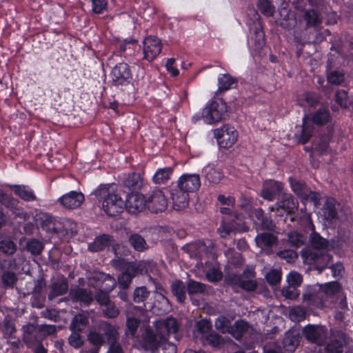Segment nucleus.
<instances>
[{
    "label": "nucleus",
    "mask_w": 353,
    "mask_h": 353,
    "mask_svg": "<svg viewBox=\"0 0 353 353\" xmlns=\"http://www.w3.org/2000/svg\"><path fill=\"white\" fill-rule=\"evenodd\" d=\"M145 272V266L141 263H128L123 272L118 276L119 287L126 290L130 286L132 279Z\"/></svg>",
    "instance_id": "obj_7"
},
{
    "label": "nucleus",
    "mask_w": 353,
    "mask_h": 353,
    "mask_svg": "<svg viewBox=\"0 0 353 353\" xmlns=\"http://www.w3.org/2000/svg\"><path fill=\"white\" fill-rule=\"evenodd\" d=\"M39 327V334H40V339H44L47 336L54 334L57 332L56 326L54 325H37Z\"/></svg>",
    "instance_id": "obj_62"
},
{
    "label": "nucleus",
    "mask_w": 353,
    "mask_h": 353,
    "mask_svg": "<svg viewBox=\"0 0 353 353\" xmlns=\"http://www.w3.org/2000/svg\"><path fill=\"white\" fill-rule=\"evenodd\" d=\"M171 304L168 299L163 294L159 293L157 302L154 303V312L162 315L169 312L171 310Z\"/></svg>",
    "instance_id": "obj_38"
},
{
    "label": "nucleus",
    "mask_w": 353,
    "mask_h": 353,
    "mask_svg": "<svg viewBox=\"0 0 353 353\" xmlns=\"http://www.w3.org/2000/svg\"><path fill=\"white\" fill-rule=\"evenodd\" d=\"M200 186L201 180L199 174H182L176 185L172 184L170 188L173 208L176 210L185 209L189 203V193L198 190Z\"/></svg>",
    "instance_id": "obj_4"
},
{
    "label": "nucleus",
    "mask_w": 353,
    "mask_h": 353,
    "mask_svg": "<svg viewBox=\"0 0 353 353\" xmlns=\"http://www.w3.org/2000/svg\"><path fill=\"white\" fill-rule=\"evenodd\" d=\"M179 329V324L177 320L172 316L157 321L155 325V332L152 330H146L143 340V346L145 349L150 350L152 353H156L158 347H161L164 341L168 340L170 334H175V339L179 341L181 336L177 334Z\"/></svg>",
    "instance_id": "obj_2"
},
{
    "label": "nucleus",
    "mask_w": 353,
    "mask_h": 353,
    "mask_svg": "<svg viewBox=\"0 0 353 353\" xmlns=\"http://www.w3.org/2000/svg\"><path fill=\"white\" fill-rule=\"evenodd\" d=\"M336 201L332 198L327 199L322 208V216L325 220L332 222L338 218Z\"/></svg>",
    "instance_id": "obj_28"
},
{
    "label": "nucleus",
    "mask_w": 353,
    "mask_h": 353,
    "mask_svg": "<svg viewBox=\"0 0 353 353\" xmlns=\"http://www.w3.org/2000/svg\"><path fill=\"white\" fill-rule=\"evenodd\" d=\"M39 327L37 325L28 324L23 327V341L28 346L33 344H40L43 339H40L39 334Z\"/></svg>",
    "instance_id": "obj_23"
},
{
    "label": "nucleus",
    "mask_w": 353,
    "mask_h": 353,
    "mask_svg": "<svg viewBox=\"0 0 353 353\" xmlns=\"http://www.w3.org/2000/svg\"><path fill=\"white\" fill-rule=\"evenodd\" d=\"M94 194L99 201L101 202L103 211L110 216H117L125 209V192L121 186L114 184L101 185Z\"/></svg>",
    "instance_id": "obj_3"
},
{
    "label": "nucleus",
    "mask_w": 353,
    "mask_h": 353,
    "mask_svg": "<svg viewBox=\"0 0 353 353\" xmlns=\"http://www.w3.org/2000/svg\"><path fill=\"white\" fill-rule=\"evenodd\" d=\"M0 331L4 339H14L17 332L14 321L10 316H6L0 325Z\"/></svg>",
    "instance_id": "obj_33"
},
{
    "label": "nucleus",
    "mask_w": 353,
    "mask_h": 353,
    "mask_svg": "<svg viewBox=\"0 0 353 353\" xmlns=\"http://www.w3.org/2000/svg\"><path fill=\"white\" fill-rule=\"evenodd\" d=\"M81 332L72 331V334L68 337L69 344L74 348H80L83 345V336L80 334Z\"/></svg>",
    "instance_id": "obj_61"
},
{
    "label": "nucleus",
    "mask_w": 353,
    "mask_h": 353,
    "mask_svg": "<svg viewBox=\"0 0 353 353\" xmlns=\"http://www.w3.org/2000/svg\"><path fill=\"white\" fill-rule=\"evenodd\" d=\"M248 323L243 320L236 321L232 325L229 332L235 339L240 340L243 335L248 330Z\"/></svg>",
    "instance_id": "obj_40"
},
{
    "label": "nucleus",
    "mask_w": 353,
    "mask_h": 353,
    "mask_svg": "<svg viewBox=\"0 0 353 353\" xmlns=\"http://www.w3.org/2000/svg\"><path fill=\"white\" fill-rule=\"evenodd\" d=\"M17 281V275L12 271L5 270L1 275V281L5 289H12Z\"/></svg>",
    "instance_id": "obj_46"
},
{
    "label": "nucleus",
    "mask_w": 353,
    "mask_h": 353,
    "mask_svg": "<svg viewBox=\"0 0 353 353\" xmlns=\"http://www.w3.org/2000/svg\"><path fill=\"white\" fill-rule=\"evenodd\" d=\"M288 285L298 288L303 281L302 276L296 272H291L287 278Z\"/></svg>",
    "instance_id": "obj_64"
},
{
    "label": "nucleus",
    "mask_w": 353,
    "mask_h": 353,
    "mask_svg": "<svg viewBox=\"0 0 353 353\" xmlns=\"http://www.w3.org/2000/svg\"><path fill=\"white\" fill-rule=\"evenodd\" d=\"M257 7L260 12L266 17H272L274 13V7L268 0H259Z\"/></svg>",
    "instance_id": "obj_55"
},
{
    "label": "nucleus",
    "mask_w": 353,
    "mask_h": 353,
    "mask_svg": "<svg viewBox=\"0 0 353 353\" xmlns=\"http://www.w3.org/2000/svg\"><path fill=\"white\" fill-rule=\"evenodd\" d=\"M41 227L47 232L54 234H57L59 231V229L56 227L54 218L51 216H46V219L42 221Z\"/></svg>",
    "instance_id": "obj_59"
},
{
    "label": "nucleus",
    "mask_w": 353,
    "mask_h": 353,
    "mask_svg": "<svg viewBox=\"0 0 353 353\" xmlns=\"http://www.w3.org/2000/svg\"><path fill=\"white\" fill-rule=\"evenodd\" d=\"M323 292L327 294L332 300L334 301V298L341 293L340 284L336 282H330L323 287H321Z\"/></svg>",
    "instance_id": "obj_50"
},
{
    "label": "nucleus",
    "mask_w": 353,
    "mask_h": 353,
    "mask_svg": "<svg viewBox=\"0 0 353 353\" xmlns=\"http://www.w3.org/2000/svg\"><path fill=\"white\" fill-rule=\"evenodd\" d=\"M173 174L172 167L158 169L152 176V181L157 185L165 184Z\"/></svg>",
    "instance_id": "obj_35"
},
{
    "label": "nucleus",
    "mask_w": 353,
    "mask_h": 353,
    "mask_svg": "<svg viewBox=\"0 0 353 353\" xmlns=\"http://www.w3.org/2000/svg\"><path fill=\"white\" fill-rule=\"evenodd\" d=\"M218 88L215 92V96L223 94L226 91L236 88L238 85L237 78L232 77L229 73L221 74L217 79Z\"/></svg>",
    "instance_id": "obj_21"
},
{
    "label": "nucleus",
    "mask_w": 353,
    "mask_h": 353,
    "mask_svg": "<svg viewBox=\"0 0 353 353\" xmlns=\"http://www.w3.org/2000/svg\"><path fill=\"white\" fill-rule=\"evenodd\" d=\"M89 324V314L88 312L79 313L73 317L70 324L71 331L82 332Z\"/></svg>",
    "instance_id": "obj_31"
},
{
    "label": "nucleus",
    "mask_w": 353,
    "mask_h": 353,
    "mask_svg": "<svg viewBox=\"0 0 353 353\" xmlns=\"http://www.w3.org/2000/svg\"><path fill=\"white\" fill-rule=\"evenodd\" d=\"M253 216L259 221V227L262 230L274 232L276 225L270 216L265 215L263 209L258 208L252 211Z\"/></svg>",
    "instance_id": "obj_26"
},
{
    "label": "nucleus",
    "mask_w": 353,
    "mask_h": 353,
    "mask_svg": "<svg viewBox=\"0 0 353 353\" xmlns=\"http://www.w3.org/2000/svg\"><path fill=\"white\" fill-rule=\"evenodd\" d=\"M214 96L205 105L202 112V119L209 124L220 121L227 112V104L221 99Z\"/></svg>",
    "instance_id": "obj_6"
},
{
    "label": "nucleus",
    "mask_w": 353,
    "mask_h": 353,
    "mask_svg": "<svg viewBox=\"0 0 353 353\" xmlns=\"http://www.w3.org/2000/svg\"><path fill=\"white\" fill-rule=\"evenodd\" d=\"M125 208L131 214H137L145 209L147 205L143 194L139 192L130 193L125 192L124 197Z\"/></svg>",
    "instance_id": "obj_12"
},
{
    "label": "nucleus",
    "mask_w": 353,
    "mask_h": 353,
    "mask_svg": "<svg viewBox=\"0 0 353 353\" xmlns=\"http://www.w3.org/2000/svg\"><path fill=\"white\" fill-rule=\"evenodd\" d=\"M88 341L92 345L90 353H99L105 343L108 345L106 353H124L119 343V326L109 321H101L90 330L87 335Z\"/></svg>",
    "instance_id": "obj_1"
},
{
    "label": "nucleus",
    "mask_w": 353,
    "mask_h": 353,
    "mask_svg": "<svg viewBox=\"0 0 353 353\" xmlns=\"http://www.w3.org/2000/svg\"><path fill=\"white\" fill-rule=\"evenodd\" d=\"M303 335L308 341L323 345L327 339V329L323 325L310 324L303 327Z\"/></svg>",
    "instance_id": "obj_10"
},
{
    "label": "nucleus",
    "mask_w": 353,
    "mask_h": 353,
    "mask_svg": "<svg viewBox=\"0 0 353 353\" xmlns=\"http://www.w3.org/2000/svg\"><path fill=\"white\" fill-rule=\"evenodd\" d=\"M123 188L128 189L130 193L139 192L143 185L140 174L132 172L128 174L122 182Z\"/></svg>",
    "instance_id": "obj_22"
},
{
    "label": "nucleus",
    "mask_w": 353,
    "mask_h": 353,
    "mask_svg": "<svg viewBox=\"0 0 353 353\" xmlns=\"http://www.w3.org/2000/svg\"><path fill=\"white\" fill-rule=\"evenodd\" d=\"M205 179L210 183H219L223 178V172L213 164H208L202 170Z\"/></svg>",
    "instance_id": "obj_30"
},
{
    "label": "nucleus",
    "mask_w": 353,
    "mask_h": 353,
    "mask_svg": "<svg viewBox=\"0 0 353 353\" xmlns=\"http://www.w3.org/2000/svg\"><path fill=\"white\" fill-rule=\"evenodd\" d=\"M302 224L305 230L311 231L309 236V241L311 246L315 250H324L329 245V241L315 232L314 225L312 221L310 215L305 214L301 217Z\"/></svg>",
    "instance_id": "obj_8"
},
{
    "label": "nucleus",
    "mask_w": 353,
    "mask_h": 353,
    "mask_svg": "<svg viewBox=\"0 0 353 353\" xmlns=\"http://www.w3.org/2000/svg\"><path fill=\"white\" fill-rule=\"evenodd\" d=\"M306 237L296 231H291L288 233L287 239L281 241V244L288 242L292 247L298 248L305 244Z\"/></svg>",
    "instance_id": "obj_34"
},
{
    "label": "nucleus",
    "mask_w": 353,
    "mask_h": 353,
    "mask_svg": "<svg viewBox=\"0 0 353 353\" xmlns=\"http://www.w3.org/2000/svg\"><path fill=\"white\" fill-rule=\"evenodd\" d=\"M26 248L32 254L39 255L43 249V245L39 240L32 239L27 242Z\"/></svg>",
    "instance_id": "obj_56"
},
{
    "label": "nucleus",
    "mask_w": 353,
    "mask_h": 353,
    "mask_svg": "<svg viewBox=\"0 0 353 353\" xmlns=\"http://www.w3.org/2000/svg\"><path fill=\"white\" fill-rule=\"evenodd\" d=\"M321 289V287H308L303 294V302L306 303L308 305L317 307Z\"/></svg>",
    "instance_id": "obj_36"
},
{
    "label": "nucleus",
    "mask_w": 353,
    "mask_h": 353,
    "mask_svg": "<svg viewBox=\"0 0 353 353\" xmlns=\"http://www.w3.org/2000/svg\"><path fill=\"white\" fill-rule=\"evenodd\" d=\"M327 81L333 85H341L344 81V74L340 70H332L327 74Z\"/></svg>",
    "instance_id": "obj_58"
},
{
    "label": "nucleus",
    "mask_w": 353,
    "mask_h": 353,
    "mask_svg": "<svg viewBox=\"0 0 353 353\" xmlns=\"http://www.w3.org/2000/svg\"><path fill=\"white\" fill-rule=\"evenodd\" d=\"M68 290V283L65 279L54 281L49 287L48 298L52 300L54 298L65 294Z\"/></svg>",
    "instance_id": "obj_27"
},
{
    "label": "nucleus",
    "mask_w": 353,
    "mask_h": 353,
    "mask_svg": "<svg viewBox=\"0 0 353 353\" xmlns=\"http://www.w3.org/2000/svg\"><path fill=\"white\" fill-rule=\"evenodd\" d=\"M282 294L286 299H296L299 295V291L297 288L288 285L282 289Z\"/></svg>",
    "instance_id": "obj_63"
},
{
    "label": "nucleus",
    "mask_w": 353,
    "mask_h": 353,
    "mask_svg": "<svg viewBox=\"0 0 353 353\" xmlns=\"http://www.w3.org/2000/svg\"><path fill=\"white\" fill-rule=\"evenodd\" d=\"M256 245L264 250L268 254H274V247L279 246L278 237L270 232H261L255 237Z\"/></svg>",
    "instance_id": "obj_17"
},
{
    "label": "nucleus",
    "mask_w": 353,
    "mask_h": 353,
    "mask_svg": "<svg viewBox=\"0 0 353 353\" xmlns=\"http://www.w3.org/2000/svg\"><path fill=\"white\" fill-rule=\"evenodd\" d=\"M64 299H70L73 303H80L81 305L88 306L94 301V296L90 290L76 285L70 289L68 298L65 297Z\"/></svg>",
    "instance_id": "obj_15"
},
{
    "label": "nucleus",
    "mask_w": 353,
    "mask_h": 353,
    "mask_svg": "<svg viewBox=\"0 0 353 353\" xmlns=\"http://www.w3.org/2000/svg\"><path fill=\"white\" fill-rule=\"evenodd\" d=\"M212 325L210 323L205 319H202L196 323L194 326V330L193 332L194 336L195 338L201 337L203 340L205 336L210 332Z\"/></svg>",
    "instance_id": "obj_43"
},
{
    "label": "nucleus",
    "mask_w": 353,
    "mask_h": 353,
    "mask_svg": "<svg viewBox=\"0 0 353 353\" xmlns=\"http://www.w3.org/2000/svg\"><path fill=\"white\" fill-rule=\"evenodd\" d=\"M243 274L247 279H243L239 287L248 292H252L255 290L257 288V283L252 279L255 276L254 271L252 269L247 268L243 271Z\"/></svg>",
    "instance_id": "obj_37"
},
{
    "label": "nucleus",
    "mask_w": 353,
    "mask_h": 353,
    "mask_svg": "<svg viewBox=\"0 0 353 353\" xmlns=\"http://www.w3.org/2000/svg\"><path fill=\"white\" fill-rule=\"evenodd\" d=\"M351 343L350 337L345 332L332 329L325 351L326 353H343L345 349V353H353V345Z\"/></svg>",
    "instance_id": "obj_5"
},
{
    "label": "nucleus",
    "mask_w": 353,
    "mask_h": 353,
    "mask_svg": "<svg viewBox=\"0 0 353 353\" xmlns=\"http://www.w3.org/2000/svg\"><path fill=\"white\" fill-rule=\"evenodd\" d=\"M101 307H103L101 310L102 316L105 318L114 319L119 315L120 311L118 307L116 305L115 303L112 301Z\"/></svg>",
    "instance_id": "obj_49"
},
{
    "label": "nucleus",
    "mask_w": 353,
    "mask_h": 353,
    "mask_svg": "<svg viewBox=\"0 0 353 353\" xmlns=\"http://www.w3.org/2000/svg\"><path fill=\"white\" fill-rule=\"evenodd\" d=\"M150 292L145 286L137 287L133 292V301L136 303H144L150 296Z\"/></svg>",
    "instance_id": "obj_51"
},
{
    "label": "nucleus",
    "mask_w": 353,
    "mask_h": 353,
    "mask_svg": "<svg viewBox=\"0 0 353 353\" xmlns=\"http://www.w3.org/2000/svg\"><path fill=\"white\" fill-rule=\"evenodd\" d=\"M213 132L219 146L223 148H231L238 139L237 131L234 127L228 125L215 129Z\"/></svg>",
    "instance_id": "obj_9"
},
{
    "label": "nucleus",
    "mask_w": 353,
    "mask_h": 353,
    "mask_svg": "<svg viewBox=\"0 0 353 353\" xmlns=\"http://www.w3.org/2000/svg\"><path fill=\"white\" fill-rule=\"evenodd\" d=\"M96 279L98 281H102V290L109 292L115 288L117 284L115 279L112 276L104 273H99L96 275Z\"/></svg>",
    "instance_id": "obj_47"
},
{
    "label": "nucleus",
    "mask_w": 353,
    "mask_h": 353,
    "mask_svg": "<svg viewBox=\"0 0 353 353\" xmlns=\"http://www.w3.org/2000/svg\"><path fill=\"white\" fill-rule=\"evenodd\" d=\"M111 77L115 85L128 84L132 79V74L129 65L121 62L117 64L111 71Z\"/></svg>",
    "instance_id": "obj_11"
},
{
    "label": "nucleus",
    "mask_w": 353,
    "mask_h": 353,
    "mask_svg": "<svg viewBox=\"0 0 353 353\" xmlns=\"http://www.w3.org/2000/svg\"><path fill=\"white\" fill-rule=\"evenodd\" d=\"M302 258L310 264H315L317 269L322 271L330 261L331 256L328 254H318L315 252L303 250Z\"/></svg>",
    "instance_id": "obj_19"
},
{
    "label": "nucleus",
    "mask_w": 353,
    "mask_h": 353,
    "mask_svg": "<svg viewBox=\"0 0 353 353\" xmlns=\"http://www.w3.org/2000/svg\"><path fill=\"white\" fill-rule=\"evenodd\" d=\"M276 205L278 209L283 210L287 214H292L297 210L299 203L291 194L283 193L278 198Z\"/></svg>",
    "instance_id": "obj_20"
},
{
    "label": "nucleus",
    "mask_w": 353,
    "mask_h": 353,
    "mask_svg": "<svg viewBox=\"0 0 353 353\" xmlns=\"http://www.w3.org/2000/svg\"><path fill=\"white\" fill-rule=\"evenodd\" d=\"M147 205L149 210L154 213L164 211L168 206L167 199L162 190L156 189L146 199Z\"/></svg>",
    "instance_id": "obj_16"
},
{
    "label": "nucleus",
    "mask_w": 353,
    "mask_h": 353,
    "mask_svg": "<svg viewBox=\"0 0 353 353\" xmlns=\"http://www.w3.org/2000/svg\"><path fill=\"white\" fill-rule=\"evenodd\" d=\"M281 245V244L280 243L279 246L274 250V254H275L279 258L285 260L288 263L294 262L298 258V254L296 252L292 249H282Z\"/></svg>",
    "instance_id": "obj_45"
},
{
    "label": "nucleus",
    "mask_w": 353,
    "mask_h": 353,
    "mask_svg": "<svg viewBox=\"0 0 353 353\" xmlns=\"http://www.w3.org/2000/svg\"><path fill=\"white\" fill-rule=\"evenodd\" d=\"M112 241V236L109 234L100 235L97 236L94 241L88 245V250L92 252L102 251L108 248Z\"/></svg>",
    "instance_id": "obj_29"
},
{
    "label": "nucleus",
    "mask_w": 353,
    "mask_h": 353,
    "mask_svg": "<svg viewBox=\"0 0 353 353\" xmlns=\"http://www.w3.org/2000/svg\"><path fill=\"white\" fill-rule=\"evenodd\" d=\"M10 188L21 200L26 202H32L37 200L34 190L26 185H10Z\"/></svg>",
    "instance_id": "obj_24"
},
{
    "label": "nucleus",
    "mask_w": 353,
    "mask_h": 353,
    "mask_svg": "<svg viewBox=\"0 0 353 353\" xmlns=\"http://www.w3.org/2000/svg\"><path fill=\"white\" fill-rule=\"evenodd\" d=\"M0 203L5 207L14 210L18 204V200L0 190Z\"/></svg>",
    "instance_id": "obj_54"
},
{
    "label": "nucleus",
    "mask_w": 353,
    "mask_h": 353,
    "mask_svg": "<svg viewBox=\"0 0 353 353\" xmlns=\"http://www.w3.org/2000/svg\"><path fill=\"white\" fill-rule=\"evenodd\" d=\"M215 327L221 331L222 333H228L230 327H231V323L230 321L225 316H219L217 318L215 321L214 323Z\"/></svg>",
    "instance_id": "obj_57"
},
{
    "label": "nucleus",
    "mask_w": 353,
    "mask_h": 353,
    "mask_svg": "<svg viewBox=\"0 0 353 353\" xmlns=\"http://www.w3.org/2000/svg\"><path fill=\"white\" fill-rule=\"evenodd\" d=\"M172 295L180 303H184L186 300L187 285L181 280L174 281L170 285Z\"/></svg>",
    "instance_id": "obj_32"
},
{
    "label": "nucleus",
    "mask_w": 353,
    "mask_h": 353,
    "mask_svg": "<svg viewBox=\"0 0 353 353\" xmlns=\"http://www.w3.org/2000/svg\"><path fill=\"white\" fill-rule=\"evenodd\" d=\"M283 183L272 179L266 180L263 184L261 196L265 200L274 201L283 193Z\"/></svg>",
    "instance_id": "obj_13"
},
{
    "label": "nucleus",
    "mask_w": 353,
    "mask_h": 353,
    "mask_svg": "<svg viewBox=\"0 0 353 353\" xmlns=\"http://www.w3.org/2000/svg\"><path fill=\"white\" fill-rule=\"evenodd\" d=\"M312 120L316 125H325L331 120L330 111L327 108H320L314 112Z\"/></svg>",
    "instance_id": "obj_41"
},
{
    "label": "nucleus",
    "mask_w": 353,
    "mask_h": 353,
    "mask_svg": "<svg viewBox=\"0 0 353 353\" xmlns=\"http://www.w3.org/2000/svg\"><path fill=\"white\" fill-rule=\"evenodd\" d=\"M301 336L296 330L288 331L283 339V349L285 352L292 353L299 345Z\"/></svg>",
    "instance_id": "obj_25"
},
{
    "label": "nucleus",
    "mask_w": 353,
    "mask_h": 353,
    "mask_svg": "<svg viewBox=\"0 0 353 353\" xmlns=\"http://www.w3.org/2000/svg\"><path fill=\"white\" fill-rule=\"evenodd\" d=\"M140 321L134 317H128L126 320V334L134 336L139 326Z\"/></svg>",
    "instance_id": "obj_60"
},
{
    "label": "nucleus",
    "mask_w": 353,
    "mask_h": 353,
    "mask_svg": "<svg viewBox=\"0 0 353 353\" xmlns=\"http://www.w3.org/2000/svg\"><path fill=\"white\" fill-rule=\"evenodd\" d=\"M17 244L9 239L0 241V252L7 255H12L17 251Z\"/></svg>",
    "instance_id": "obj_53"
},
{
    "label": "nucleus",
    "mask_w": 353,
    "mask_h": 353,
    "mask_svg": "<svg viewBox=\"0 0 353 353\" xmlns=\"http://www.w3.org/2000/svg\"><path fill=\"white\" fill-rule=\"evenodd\" d=\"M84 200V195L81 192L70 191L59 197L58 202L66 209L74 210L79 208Z\"/></svg>",
    "instance_id": "obj_18"
},
{
    "label": "nucleus",
    "mask_w": 353,
    "mask_h": 353,
    "mask_svg": "<svg viewBox=\"0 0 353 353\" xmlns=\"http://www.w3.org/2000/svg\"><path fill=\"white\" fill-rule=\"evenodd\" d=\"M143 59L153 61L161 52L162 43L159 39L154 36H148L143 41Z\"/></svg>",
    "instance_id": "obj_14"
},
{
    "label": "nucleus",
    "mask_w": 353,
    "mask_h": 353,
    "mask_svg": "<svg viewBox=\"0 0 353 353\" xmlns=\"http://www.w3.org/2000/svg\"><path fill=\"white\" fill-rule=\"evenodd\" d=\"M201 341L204 344L211 345L214 347H219L223 345L224 342L221 336L214 332H210Z\"/></svg>",
    "instance_id": "obj_52"
},
{
    "label": "nucleus",
    "mask_w": 353,
    "mask_h": 353,
    "mask_svg": "<svg viewBox=\"0 0 353 353\" xmlns=\"http://www.w3.org/2000/svg\"><path fill=\"white\" fill-rule=\"evenodd\" d=\"M289 183L292 190L301 199H303L305 196L306 193L307 192L310 188L303 181L299 180L294 177H290Z\"/></svg>",
    "instance_id": "obj_39"
},
{
    "label": "nucleus",
    "mask_w": 353,
    "mask_h": 353,
    "mask_svg": "<svg viewBox=\"0 0 353 353\" xmlns=\"http://www.w3.org/2000/svg\"><path fill=\"white\" fill-rule=\"evenodd\" d=\"M186 285L187 292L190 297L196 294H204L206 292L207 286L205 284L193 279H189Z\"/></svg>",
    "instance_id": "obj_44"
},
{
    "label": "nucleus",
    "mask_w": 353,
    "mask_h": 353,
    "mask_svg": "<svg viewBox=\"0 0 353 353\" xmlns=\"http://www.w3.org/2000/svg\"><path fill=\"white\" fill-rule=\"evenodd\" d=\"M130 245L137 252H143L149 248L145 239L138 233H133L129 236Z\"/></svg>",
    "instance_id": "obj_42"
},
{
    "label": "nucleus",
    "mask_w": 353,
    "mask_h": 353,
    "mask_svg": "<svg viewBox=\"0 0 353 353\" xmlns=\"http://www.w3.org/2000/svg\"><path fill=\"white\" fill-rule=\"evenodd\" d=\"M303 19L305 21L306 27L307 28L317 26L321 23L319 12L313 9L308 10L305 12Z\"/></svg>",
    "instance_id": "obj_48"
}]
</instances>
